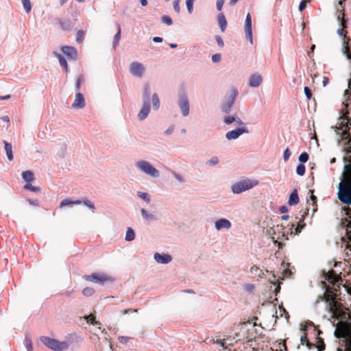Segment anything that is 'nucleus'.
Returning <instances> with one entry per match:
<instances>
[{
  "mask_svg": "<svg viewBox=\"0 0 351 351\" xmlns=\"http://www.w3.org/2000/svg\"><path fill=\"white\" fill-rule=\"evenodd\" d=\"M84 279L87 281L94 282L100 285H103L105 282L112 280L108 275L99 273H94L91 275L85 276Z\"/></svg>",
  "mask_w": 351,
  "mask_h": 351,
  "instance_id": "10",
  "label": "nucleus"
},
{
  "mask_svg": "<svg viewBox=\"0 0 351 351\" xmlns=\"http://www.w3.org/2000/svg\"><path fill=\"white\" fill-rule=\"evenodd\" d=\"M162 21L168 25H171L173 23L171 19L168 16H162Z\"/></svg>",
  "mask_w": 351,
  "mask_h": 351,
  "instance_id": "53",
  "label": "nucleus"
},
{
  "mask_svg": "<svg viewBox=\"0 0 351 351\" xmlns=\"http://www.w3.org/2000/svg\"><path fill=\"white\" fill-rule=\"evenodd\" d=\"M178 106L183 116L186 117L189 114V102L185 94H182L180 96Z\"/></svg>",
  "mask_w": 351,
  "mask_h": 351,
  "instance_id": "13",
  "label": "nucleus"
},
{
  "mask_svg": "<svg viewBox=\"0 0 351 351\" xmlns=\"http://www.w3.org/2000/svg\"><path fill=\"white\" fill-rule=\"evenodd\" d=\"M137 195L139 197H141V199H144L145 201H146L147 203H149L150 202V199L148 196V194L146 193H143V192H141V191H138L137 193Z\"/></svg>",
  "mask_w": 351,
  "mask_h": 351,
  "instance_id": "45",
  "label": "nucleus"
},
{
  "mask_svg": "<svg viewBox=\"0 0 351 351\" xmlns=\"http://www.w3.org/2000/svg\"><path fill=\"white\" fill-rule=\"evenodd\" d=\"M136 166L139 170L153 178L159 176V171L147 161L139 160L136 163Z\"/></svg>",
  "mask_w": 351,
  "mask_h": 351,
  "instance_id": "6",
  "label": "nucleus"
},
{
  "mask_svg": "<svg viewBox=\"0 0 351 351\" xmlns=\"http://www.w3.org/2000/svg\"><path fill=\"white\" fill-rule=\"evenodd\" d=\"M25 189L33 192L39 191V189L38 187L33 186L32 184L29 182L25 185Z\"/></svg>",
  "mask_w": 351,
  "mask_h": 351,
  "instance_id": "46",
  "label": "nucleus"
},
{
  "mask_svg": "<svg viewBox=\"0 0 351 351\" xmlns=\"http://www.w3.org/2000/svg\"><path fill=\"white\" fill-rule=\"evenodd\" d=\"M154 259L158 263L167 264L171 261L172 258L169 254H160L159 253H156L154 254Z\"/></svg>",
  "mask_w": 351,
  "mask_h": 351,
  "instance_id": "19",
  "label": "nucleus"
},
{
  "mask_svg": "<svg viewBox=\"0 0 351 351\" xmlns=\"http://www.w3.org/2000/svg\"><path fill=\"white\" fill-rule=\"evenodd\" d=\"M338 198L342 203L351 205V183L340 182Z\"/></svg>",
  "mask_w": 351,
  "mask_h": 351,
  "instance_id": "5",
  "label": "nucleus"
},
{
  "mask_svg": "<svg viewBox=\"0 0 351 351\" xmlns=\"http://www.w3.org/2000/svg\"><path fill=\"white\" fill-rule=\"evenodd\" d=\"M69 340L72 342L74 341H77L78 339L81 340V337H78L75 333H73L69 335Z\"/></svg>",
  "mask_w": 351,
  "mask_h": 351,
  "instance_id": "54",
  "label": "nucleus"
},
{
  "mask_svg": "<svg viewBox=\"0 0 351 351\" xmlns=\"http://www.w3.org/2000/svg\"><path fill=\"white\" fill-rule=\"evenodd\" d=\"M317 350L318 351H323L325 350V344L324 343V341L322 339L317 338Z\"/></svg>",
  "mask_w": 351,
  "mask_h": 351,
  "instance_id": "47",
  "label": "nucleus"
},
{
  "mask_svg": "<svg viewBox=\"0 0 351 351\" xmlns=\"http://www.w3.org/2000/svg\"><path fill=\"white\" fill-rule=\"evenodd\" d=\"M84 34H85V32L84 31L79 30L77 32L76 41L77 43H82L83 41V40H84Z\"/></svg>",
  "mask_w": 351,
  "mask_h": 351,
  "instance_id": "42",
  "label": "nucleus"
},
{
  "mask_svg": "<svg viewBox=\"0 0 351 351\" xmlns=\"http://www.w3.org/2000/svg\"><path fill=\"white\" fill-rule=\"evenodd\" d=\"M304 93H305L307 99H310L312 97V93H311V89L307 86H305L304 88Z\"/></svg>",
  "mask_w": 351,
  "mask_h": 351,
  "instance_id": "56",
  "label": "nucleus"
},
{
  "mask_svg": "<svg viewBox=\"0 0 351 351\" xmlns=\"http://www.w3.org/2000/svg\"><path fill=\"white\" fill-rule=\"evenodd\" d=\"M144 95L146 97V99L140 112L138 114V117L141 121L144 120L147 117L150 110L149 101V87L148 85L145 86Z\"/></svg>",
  "mask_w": 351,
  "mask_h": 351,
  "instance_id": "9",
  "label": "nucleus"
},
{
  "mask_svg": "<svg viewBox=\"0 0 351 351\" xmlns=\"http://www.w3.org/2000/svg\"><path fill=\"white\" fill-rule=\"evenodd\" d=\"M335 335L344 344V351H351V322L339 321L335 330ZM338 351H342L338 349Z\"/></svg>",
  "mask_w": 351,
  "mask_h": 351,
  "instance_id": "3",
  "label": "nucleus"
},
{
  "mask_svg": "<svg viewBox=\"0 0 351 351\" xmlns=\"http://www.w3.org/2000/svg\"><path fill=\"white\" fill-rule=\"evenodd\" d=\"M341 182L351 183V164L345 165L344 171L343 173V179Z\"/></svg>",
  "mask_w": 351,
  "mask_h": 351,
  "instance_id": "21",
  "label": "nucleus"
},
{
  "mask_svg": "<svg viewBox=\"0 0 351 351\" xmlns=\"http://www.w3.org/2000/svg\"><path fill=\"white\" fill-rule=\"evenodd\" d=\"M194 0H186V4L189 13L192 12Z\"/></svg>",
  "mask_w": 351,
  "mask_h": 351,
  "instance_id": "52",
  "label": "nucleus"
},
{
  "mask_svg": "<svg viewBox=\"0 0 351 351\" xmlns=\"http://www.w3.org/2000/svg\"><path fill=\"white\" fill-rule=\"evenodd\" d=\"M219 162V160L217 157H213L210 160H208V163L212 165H217Z\"/></svg>",
  "mask_w": 351,
  "mask_h": 351,
  "instance_id": "61",
  "label": "nucleus"
},
{
  "mask_svg": "<svg viewBox=\"0 0 351 351\" xmlns=\"http://www.w3.org/2000/svg\"><path fill=\"white\" fill-rule=\"evenodd\" d=\"M235 120V114L234 115H232V116H228V117H226L224 118V123L226 124H230L232 123H233Z\"/></svg>",
  "mask_w": 351,
  "mask_h": 351,
  "instance_id": "49",
  "label": "nucleus"
},
{
  "mask_svg": "<svg viewBox=\"0 0 351 351\" xmlns=\"http://www.w3.org/2000/svg\"><path fill=\"white\" fill-rule=\"evenodd\" d=\"M173 8L176 12H177L178 13L180 12V8L179 5V0H175L173 1Z\"/></svg>",
  "mask_w": 351,
  "mask_h": 351,
  "instance_id": "59",
  "label": "nucleus"
},
{
  "mask_svg": "<svg viewBox=\"0 0 351 351\" xmlns=\"http://www.w3.org/2000/svg\"><path fill=\"white\" fill-rule=\"evenodd\" d=\"M3 144H4V148L6 152L8 158L9 159V160H12L14 156H13L12 147L11 143H10L5 141H3Z\"/></svg>",
  "mask_w": 351,
  "mask_h": 351,
  "instance_id": "26",
  "label": "nucleus"
},
{
  "mask_svg": "<svg viewBox=\"0 0 351 351\" xmlns=\"http://www.w3.org/2000/svg\"><path fill=\"white\" fill-rule=\"evenodd\" d=\"M62 51L69 59L75 60L77 56L76 49L73 47L64 46L62 47Z\"/></svg>",
  "mask_w": 351,
  "mask_h": 351,
  "instance_id": "17",
  "label": "nucleus"
},
{
  "mask_svg": "<svg viewBox=\"0 0 351 351\" xmlns=\"http://www.w3.org/2000/svg\"><path fill=\"white\" fill-rule=\"evenodd\" d=\"M25 346L27 351H32L33 349L32 342L30 339H25Z\"/></svg>",
  "mask_w": 351,
  "mask_h": 351,
  "instance_id": "51",
  "label": "nucleus"
},
{
  "mask_svg": "<svg viewBox=\"0 0 351 351\" xmlns=\"http://www.w3.org/2000/svg\"><path fill=\"white\" fill-rule=\"evenodd\" d=\"M54 55L59 60L60 64L62 66V68L64 70V71L66 73H67L68 70H69V68H68V64H67V62H66V60H65V58L63 56H62L61 54H60V53H58L57 52H54Z\"/></svg>",
  "mask_w": 351,
  "mask_h": 351,
  "instance_id": "27",
  "label": "nucleus"
},
{
  "mask_svg": "<svg viewBox=\"0 0 351 351\" xmlns=\"http://www.w3.org/2000/svg\"><path fill=\"white\" fill-rule=\"evenodd\" d=\"M152 104L155 109H158L160 106V100L157 94L154 93L152 95Z\"/></svg>",
  "mask_w": 351,
  "mask_h": 351,
  "instance_id": "39",
  "label": "nucleus"
},
{
  "mask_svg": "<svg viewBox=\"0 0 351 351\" xmlns=\"http://www.w3.org/2000/svg\"><path fill=\"white\" fill-rule=\"evenodd\" d=\"M85 106V101L84 96L80 93H77L75 95V100L72 104V108L80 109L84 108Z\"/></svg>",
  "mask_w": 351,
  "mask_h": 351,
  "instance_id": "18",
  "label": "nucleus"
},
{
  "mask_svg": "<svg viewBox=\"0 0 351 351\" xmlns=\"http://www.w3.org/2000/svg\"><path fill=\"white\" fill-rule=\"evenodd\" d=\"M84 82V77L83 75H80L75 82V90L78 91L80 89L81 84Z\"/></svg>",
  "mask_w": 351,
  "mask_h": 351,
  "instance_id": "36",
  "label": "nucleus"
},
{
  "mask_svg": "<svg viewBox=\"0 0 351 351\" xmlns=\"http://www.w3.org/2000/svg\"><path fill=\"white\" fill-rule=\"evenodd\" d=\"M248 133V130L245 127H241L236 130L228 132L226 137L228 140H234L238 138L241 134Z\"/></svg>",
  "mask_w": 351,
  "mask_h": 351,
  "instance_id": "14",
  "label": "nucleus"
},
{
  "mask_svg": "<svg viewBox=\"0 0 351 351\" xmlns=\"http://www.w3.org/2000/svg\"><path fill=\"white\" fill-rule=\"evenodd\" d=\"M299 202V196L298 194V191L296 189H294L293 191L291 193L288 204L289 205H295Z\"/></svg>",
  "mask_w": 351,
  "mask_h": 351,
  "instance_id": "25",
  "label": "nucleus"
},
{
  "mask_svg": "<svg viewBox=\"0 0 351 351\" xmlns=\"http://www.w3.org/2000/svg\"><path fill=\"white\" fill-rule=\"evenodd\" d=\"M23 178L28 183L32 181L34 178V173L31 171H25L22 173Z\"/></svg>",
  "mask_w": 351,
  "mask_h": 351,
  "instance_id": "30",
  "label": "nucleus"
},
{
  "mask_svg": "<svg viewBox=\"0 0 351 351\" xmlns=\"http://www.w3.org/2000/svg\"><path fill=\"white\" fill-rule=\"evenodd\" d=\"M40 340L45 346L53 351H63L69 348V343L66 341H59L49 337L41 336Z\"/></svg>",
  "mask_w": 351,
  "mask_h": 351,
  "instance_id": "4",
  "label": "nucleus"
},
{
  "mask_svg": "<svg viewBox=\"0 0 351 351\" xmlns=\"http://www.w3.org/2000/svg\"><path fill=\"white\" fill-rule=\"evenodd\" d=\"M346 260L351 261V247H347L346 249Z\"/></svg>",
  "mask_w": 351,
  "mask_h": 351,
  "instance_id": "55",
  "label": "nucleus"
},
{
  "mask_svg": "<svg viewBox=\"0 0 351 351\" xmlns=\"http://www.w3.org/2000/svg\"><path fill=\"white\" fill-rule=\"evenodd\" d=\"M82 203H84L86 206H88L89 208H90L93 210V212L94 211V209H95L94 204L86 198L84 199L82 201H81V200L72 201L69 199H65L60 202V206L64 207L65 206L71 205V204L78 205Z\"/></svg>",
  "mask_w": 351,
  "mask_h": 351,
  "instance_id": "11",
  "label": "nucleus"
},
{
  "mask_svg": "<svg viewBox=\"0 0 351 351\" xmlns=\"http://www.w3.org/2000/svg\"><path fill=\"white\" fill-rule=\"evenodd\" d=\"M304 226H305V223H302V221H300L298 223V225L296 228H294V225L292 224L291 228V234H299L301 232L302 229L304 228Z\"/></svg>",
  "mask_w": 351,
  "mask_h": 351,
  "instance_id": "31",
  "label": "nucleus"
},
{
  "mask_svg": "<svg viewBox=\"0 0 351 351\" xmlns=\"http://www.w3.org/2000/svg\"><path fill=\"white\" fill-rule=\"evenodd\" d=\"M343 52L347 54L348 59H351V53L350 52V47L347 45H343Z\"/></svg>",
  "mask_w": 351,
  "mask_h": 351,
  "instance_id": "50",
  "label": "nucleus"
},
{
  "mask_svg": "<svg viewBox=\"0 0 351 351\" xmlns=\"http://www.w3.org/2000/svg\"><path fill=\"white\" fill-rule=\"evenodd\" d=\"M285 226H283L282 225H280V226H278H278H276L274 228V234H276V232H281V231L284 230H285Z\"/></svg>",
  "mask_w": 351,
  "mask_h": 351,
  "instance_id": "60",
  "label": "nucleus"
},
{
  "mask_svg": "<svg viewBox=\"0 0 351 351\" xmlns=\"http://www.w3.org/2000/svg\"><path fill=\"white\" fill-rule=\"evenodd\" d=\"M300 341H301V343L302 344H304L306 343V345L309 348H311V346H313L308 340V338H307V335L306 333H304V335L303 336L301 337L300 338Z\"/></svg>",
  "mask_w": 351,
  "mask_h": 351,
  "instance_id": "44",
  "label": "nucleus"
},
{
  "mask_svg": "<svg viewBox=\"0 0 351 351\" xmlns=\"http://www.w3.org/2000/svg\"><path fill=\"white\" fill-rule=\"evenodd\" d=\"M306 0H302L300 3V5H299V10L301 12L302 11L306 6Z\"/></svg>",
  "mask_w": 351,
  "mask_h": 351,
  "instance_id": "62",
  "label": "nucleus"
},
{
  "mask_svg": "<svg viewBox=\"0 0 351 351\" xmlns=\"http://www.w3.org/2000/svg\"><path fill=\"white\" fill-rule=\"evenodd\" d=\"M346 118L348 120L346 127L348 128V131L347 132L345 130L343 132V138H348V144L349 145V147L351 149V118L348 119V117H346Z\"/></svg>",
  "mask_w": 351,
  "mask_h": 351,
  "instance_id": "24",
  "label": "nucleus"
},
{
  "mask_svg": "<svg viewBox=\"0 0 351 351\" xmlns=\"http://www.w3.org/2000/svg\"><path fill=\"white\" fill-rule=\"evenodd\" d=\"M145 69L141 63L134 62L130 66V72L134 76L141 77Z\"/></svg>",
  "mask_w": 351,
  "mask_h": 351,
  "instance_id": "15",
  "label": "nucleus"
},
{
  "mask_svg": "<svg viewBox=\"0 0 351 351\" xmlns=\"http://www.w3.org/2000/svg\"><path fill=\"white\" fill-rule=\"evenodd\" d=\"M322 283L324 285V287L326 288V290L330 289V291H333L334 293L337 294V293L340 291V284H337V282H334L332 283V286H328L324 282H322Z\"/></svg>",
  "mask_w": 351,
  "mask_h": 351,
  "instance_id": "29",
  "label": "nucleus"
},
{
  "mask_svg": "<svg viewBox=\"0 0 351 351\" xmlns=\"http://www.w3.org/2000/svg\"><path fill=\"white\" fill-rule=\"evenodd\" d=\"M121 27L119 25H117V32L114 37V42H113L114 47H116V46L117 45V44L121 38Z\"/></svg>",
  "mask_w": 351,
  "mask_h": 351,
  "instance_id": "35",
  "label": "nucleus"
},
{
  "mask_svg": "<svg viewBox=\"0 0 351 351\" xmlns=\"http://www.w3.org/2000/svg\"><path fill=\"white\" fill-rule=\"evenodd\" d=\"M22 3L27 13H29L32 9L30 0H22Z\"/></svg>",
  "mask_w": 351,
  "mask_h": 351,
  "instance_id": "38",
  "label": "nucleus"
},
{
  "mask_svg": "<svg viewBox=\"0 0 351 351\" xmlns=\"http://www.w3.org/2000/svg\"><path fill=\"white\" fill-rule=\"evenodd\" d=\"M308 154L306 153V152H303L302 153L300 156H299V160L301 162H306L308 161Z\"/></svg>",
  "mask_w": 351,
  "mask_h": 351,
  "instance_id": "48",
  "label": "nucleus"
},
{
  "mask_svg": "<svg viewBox=\"0 0 351 351\" xmlns=\"http://www.w3.org/2000/svg\"><path fill=\"white\" fill-rule=\"evenodd\" d=\"M258 327L256 322L250 320L239 323L235 329L236 341L252 342L255 340L260 335Z\"/></svg>",
  "mask_w": 351,
  "mask_h": 351,
  "instance_id": "1",
  "label": "nucleus"
},
{
  "mask_svg": "<svg viewBox=\"0 0 351 351\" xmlns=\"http://www.w3.org/2000/svg\"><path fill=\"white\" fill-rule=\"evenodd\" d=\"M231 227V223L226 219H220L215 222V228L217 230L223 228L229 229Z\"/></svg>",
  "mask_w": 351,
  "mask_h": 351,
  "instance_id": "22",
  "label": "nucleus"
},
{
  "mask_svg": "<svg viewBox=\"0 0 351 351\" xmlns=\"http://www.w3.org/2000/svg\"><path fill=\"white\" fill-rule=\"evenodd\" d=\"M325 279L330 284L341 280V278L336 274L333 270H330L325 274Z\"/></svg>",
  "mask_w": 351,
  "mask_h": 351,
  "instance_id": "20",
  "label": "nucleus"
},
{
  "mask_svg": "<svg viewBox=\"0 0 351 351\" xmlns=\"http://www.w3.org/2000/svg\"><path fill=\"white\" fill-rule=\"evenodd\" d=\"M337 294L334 293L333 291L326 289L322 296H320L321 300H324L328 303L330 311L337 318H348L349 315L343 312L341 309L342 304L337 301Z\"/></svg>",
  "mask_w": 351,
  "mask_h": 351,
  "instance_id": "2",
  "label": "nucleus"
},
{
  "mask_svg": "<svg viewBox=\"0 0 351 351\" xmlns=\"http://www.w3.org/2000/svg\"><path fill=\"white\" fill-rule=\"evenodd\" d=\"M141 213L145 220H152L154 219V216L152 214L148 213L144 208H141Z\"/></svg>",
  "mask_w": 351,
  "mask_h": 351,
  "instance_id": "37",
  "label": "nucleus"
},
{
  "mask_svg": "<svg viewBox=\"0 0 351 351\" xmlns=\"http://www.w3.org/2000/svg\"><path fill=\"white\" fill-rule=\"evenodd\" d=\"M135 238V234L134 230L131 228H128L126 234H125V240L128 241H133Z\"/></svg>",
  "mask_w": 351,
  "mask_h": 351,
  "instance_id": "34",
  "label": "nucleus"
},
{
  "mask_svg": "<svg viewBox=\"0 0 351 351\" xmlns=\"http://www.w3.org/2000/svg\"><path fill=\"white\" fill-rule=\"evenodd\" d=\"M309 193H311V199L312 200L313 202V212H315L317 210V197L316 196L313 194V190H309Z\"/></svg>",
  "mask_w": 351,
  "mask_h": 351,
  "instance_id": "41",
  "label": "nucleus"
},
{
  "mask_svg": "<svg viewBox=\"0 0 351 351\" xmlns=\"http://www.w3.org/2000/svg\"><path fill=\"white\" fill-rule=\"evenodd\" d=\"M337 19L339 21H341V25L342 27L341 29H339L337 30V33L340 36L344 37L347 34L348 32L346 29L347 28V21L345 19V12L343 9L338 10Z\"/></svg>",
  "mask_w": 351,
  "mask_h": 351,
  "instance_id": "12",
  "label": "nucleus"
},
{
  "mask_svg": "<svg viewBox=\"0 0 351 351\" xmlns=\"http://www.w3.org/2000/svg\"><path fill=\"white\" fill-rule=\"evenodd\" d=\"M291 154V153L290 150L289 149V148H287L284 152V156H283L285 161H287L289 159Z\"/></svg>",
  "mask_w": 351,
  "mask_h": 351,
  "instance_id": "57",
  "label": "nucleus"
},
{
  "mask_svg": "<svg viewBox=\"0 0 351 351\" xmlns=\"http://www.w3.org/2000/svg\"><path fill=\"white\" fill-rule=\"evenodd\" d=\"M238 95V91L235 88H232L230 90L229 95L226 97L224 101L221 105V110L225 113H228L232 105L234 104L235 99Z\"/></svg>",
  "mask_w": 351,
  "mask_h": 351,
  "instance_id": "8",
  "label": "nucleus"
},
{
  "mask_svg": "<svg viewBox=\"0 0 351 351\" xmlns=\"http://www.w3.org/2000/svg\"><path fill=\"white\" fill-rule=\"evenodd\" d=\"M256 184L257 182L250 180H241L232 186V191L234 193L239 194L253 188Z\"/></svg>",
  "mask_w": 351,
  "mask_h": 351,
  "instance_id": "7",
  "label": "nucleus"
},
{
  "mask_svg": "<svg viewBox=\"0 0 351 351\" xmlns=\"http://www.w3.org/2000/svg\"><path fill=\"white\" fill-rule=\"evenodd\" d=\"M218 23L219 26L222 32H224L226 26H227V21L226 19L225 16L223 14H220L218 16Z\"/></svg>",
  "mask_w": 351,
  "mask_h": 351,
  "instance_id": "28",
  "label": "nucleus"
},
{
  "mask_svg": "<svg viewBox=\"0 0 351 351\" xmlns=\"http://www.w3.org/2000/svg\"><path fill=\"white\" fill-rule=\"evenodd\" d=\"M59 23L60 25L61 28L64 31H69L71 28V21L69 20H60Z\"/></svg>",
  "mask_w": 351,
  "mask_h": 351,
  "instance_id": "32",
  "label": "nucleus"
},
{
  "mask_svg": "<svg viewBox=\"0 0 351 351\" xmlns=\"http://www.w3.org/2000/svg\"><path fill=\"white\" fill-rule=\"evenodd\" d=\"M82 293L85 296H91L95 293V290L92 287H86Z\"/></svg>",
  "mask_w": 351,
  "mask_h": 351,
  "instance_id": "43",
  "label": "nucleus"
},
{
  "mask_svg": "<svg viewBox=\"0 0 351 351\" xmlns=\"http://www.w3.org/2000/svg\"><path fill=\"white\" fill-rule=\"evenodd\" d=\"M262 82V77L258 74H254L249 79V86L258 87Z\"/></svg>",
  "mask_w": 351,
  "mask_h": 351,
  "instance_id": "23",
  "label": "nucleus"
},
{
  "mask_svg": "<svg viewBox=\"0 0 351 351\" xmlns=\"http://www.w3.org/2000/svg\"><path fill=\"white\" fill-rule=\"evenodd\" d=\"M306 167L303 164H299L296 168V172L299 176H304L305 173Z\"/></svg>",
  "mask_w": 351,
  "mask_h": 351,
  "instance_id": "40",
  "label": "nucleus"
},
{
  "mask_svg": "<svg viewBox=\"0 0 351 351\" xmlns=\"http://www.w3.org/2000/svg\"><path fill=\"white\" fill-rule=\"evenodd\" d=\"M245 32L246 38L248 39L251 44H252V19L250 13L247 14L245 21Z\"/></svg>",
  "mask_w": 351,
  "mask_h": 351,
  "instance_id": "16",
  "label": "nucleus"
},
{
  "mask_svg": "<svg viewBox=\"0 0 351 351\" xmlns=\"http://www.w3.org/2000/svg\"><path fill=\"white\" fill-rule=\"evenodd\" d=\"M220 59H221V56L219 53L214 54L212 56V60L213 62H217L220 60Z\"/></svg>",
  "mask_w": 351,
  "mask_h": 351,
  "instance_id": "64",
  "label": "nucleus"
},
{
  "mask_svg": "<svg viewBox=\"0 0 351 351\" xmlns=\"http://www.w3.org/2000/svg\"><path fill=\"white\" fill-rule=\"evenodd\" d=\"M170 172L171 173V174L173 176V177L180 182H183V179L182 178L179 176L178 174H177L175 171H171V170H169Z\"/></svg>",
  "mask_w": 351,
  "mask_h": 351,
  "instance_id": "58",
  "label": "nucleus"
},
{
  "mask_svg": "<svg viewBox=\"0 0 351 351\" xmlns=\"http://www.w3.org/2000/svg\"><path fill=\"white\" fill-rule=\"evenodd\" d=\"M85 319L86 320V322L92 324V325H96L99 324L101 325V323L99 322H97L95 320V316L93 314H90L88 316L84 317Z\"/></svg>",
  "mask_w": 351,
  "mask_h": 351,
  "instance_id": "33",
  "label": "nucleus"
},
{
  "mask_svg": "<svg viewBox=\"0 0 351 351\" xmlns=\"http://www.w3.org/2000/svg\"><path fill=\"white\" fill-rule=\"evenodd\" d=\"M217 343H219L223 348H227V342L226 339L217 340Z\"/></svg>",
  "mask_w": 351,
  "mask_h": 351,
  "instance_id": "63",
  "label": "nucleus"
}]
</instances>
